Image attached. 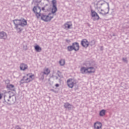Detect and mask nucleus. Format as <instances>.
I'll return each mask as SVG.
<instances>
[{
  "instance_id": "nucleus-1",
  "label": "nucleus",
  "mask_w": 129,
  "mask_h": 129,
  "mask_svg": "<svg viewBox=\"0 0 129 129\" xmlns=\"http://www.w3.org/2000/svg\"><path fill=\"white\" fill-rule=\"evenodd\" d=\"M13 23L15 26V29L18 33H21L23 30L21 27H25L27 26V20L24 18L21 19H15L13 21Z\"/></svg>"
},
{
  "instance_id": "nucleus-2",
  "label": "nucleus",
  "mask_w": 129,
  "mask_h": 129,
  "mask_svg": "<svg viewBox=\"0 0 129 129\" xmlns=\"http://www.w3.org/2000/svg\"><path fill=\"white\" fill-rule=\"evenodd\" d=\"M34 79H35V75L27 74L23 77L20 82L21 83H30Z\"/></svg>"
},
{
  "instance_id": "nucleus-3",
  "label": "nucleus",
  "mask_w": 129,
  "mask_h": 129,
  "mask_svg": "<svg viewBox=\"0 0 129 129\" xmlns=\"http://www.w3.org/2000/svg\"><path fill=\"white\" fill-rule=\"evenodd\" d=\"M96 70L94 67H91L88 68L82 67L81 68V73L82 74H91L95 73Z\"/></svg>"
},
{
  "instance_id": "nucleus-4",
  "label": "nucleus",
  "mask_w": 129,
  "mask_h": 129,
  "mask_svg": "<svg viewBox=\"0 0 129 129\" xmlns=\"http://www.w3.org/2000/svg\"><path fill=\"white\" fill-rule=\"evenodd\" d=\"M53 18H54V14L52 13H49L47 15L42 14L41 16V19L44 22H50Z\"/></svg>"
},
{
  "instance_id": "nucleus-5",
  "label": "nucleus",
  "mask_w": 129,
  "mask_h": 129,
  "mask_svg": "<svg viewBox=\"0 0 129 129\" xmlns=\"http://www.w3.org/2000/svg\"><path fill=\"white\" fill-rule=\"evenodd\" d=\"M33 11L35 13L37 19H39L41 17V8L38 6H35L33 9Z\"/></svg>"
},
{
  "instance_id": "nucleus-6",
  "label": "nucleus",
  "mask_w": 129,
  "mask_h": 129,
  "mask_svg": "<svg viewBox=\"0 0 129 129\" xmlns=\"http://www.w3.org/2000/svg\"><path fill=\"white\" fill-rule=\"evenodd\" d=\"M67 85L70 88H73L75 85V81L73 79H69L67 82Z\"/></svg>"
},
{
  "instance_id": "nucleus-7",
  "label": "nucleus",
  "mask_w": 129,
  "mask_h": 129,
  "mask_svg": "<svg viewBox=\"0 0 129 129\" xmlns=\"http://www.w3.org/2000/svg\"><path fill=\"white\" fill-rule=\"evenodd\" d=\"M91 16L94 18V21H98L100 19L98 14L93 10L91 11Z\"/></svg>"
},
{
  "instance_id": "nucleus-8",
  "label": "nucleus",
  "mask_w": 129,
  "mask_h": 129,
  "mask_svg": "<svg viewBox=\"0 0 129 129\" xmlns=\"http://www.w3.org/2000/svg\"><path fill=\"white\" fill-rule=\"evenodd\" d=\"M81 45L83 47L85 48H87L88 46H89V42L87 40V39H83L81 41Z\"/></svg>"
},
{
  "instance_id": "nucleus-9",
  "label": "nucleus",
  "mask_w": 129,
  "mask_h": 129,
  "mask_svg": "<svg viewBox=\"0 0 129 129\" xmlns=\"http://www.w3.org/2000/svg\"><path fill=\"white\" fill-rule=\"evenodd\" d=\"M94 126L95 129H101L102 127V124L101 122H96L94 123Z\"/></svg>"
},
{
  "instance_id": "nucleus-10",
  "label": "nucleus",
  "mask_w": 129,
  "mask_h": 129,
  "mask_svg": "<svg viewBox=\"0 0 129 129\" xmlns=\"http://www.w3.org/2000/svg\"><path fill=\"white\" fill-rule=\"evenodd\" d=\"M64 26L65 29H71V27H72V22L70 21L67 22L64 24Z\"/></svg>"
},
{
  "instance_id": "nucleus-11",
  "label": "nucleus",
  "mask_w": 129,
  "mask_h": 129,
  "mask_svg": "<svg viewBox=\"0 0 129 129\" xmlns=\"http://www.w3.org/2000/svg\"><path fill=\"white\" fill-rule=\"evenodd\" d=\"M51 71H50V69H49L48 68H45L43 69V72H42L43 74L44 75H49V74L50 73Z\"/></svg>"
},
{
  "instance_id": "nucleus-12",
  "label": "nucleus",
  "mask_w": 129,
  "mask_h": 129,
  "mask_svg": "<svg viewBox=\"0 0 129 129\" xmlns=\"http://www.w3.org/2000/svg\"><path fill=\"white\" fill-rule=\"evenodd\" d=\"M7 35L6 32L4 31L0 32V39H4L5 40V39H7Z\"/></svg>"
},
{
  "instance_id": "nucleus-13",
  "label": "nucleus",
  "mask_w": 129,
  "mask_h": 129,
  "mask_svg": "<svg viewBox=\"0 0 129 129\" xmlns=\"http://www.w3.org/2000/svg\"><path fill=\"white\" fill-rule=\"evenodd\" d=\"M73 46L75 51H78V50H79V44H78V43L76 42L73 43Z\"/></svg>"
},
{
  "instance_id": "nucleus-14",
  "label": "nucleus",
  "mask_w": 129,
  "mask_h": 129,
  "mask_svg": "<svg viewBox=\"0 0 129 129\" xmlns=\"http://www.w3.org/2000/svg\"><path fill=\"white\" fill-rule=\"evenodd\" d=\"M20 68L21 70H23V71H25V70H26V69H28V66L24 63H21Z\"/></svg>"
},
{
  "instance_id": "nucleus-15",
  "label": "nucleus",
  "mask_w": 129,
  "mask_h": 129,
  "mask_svg": "<svg viewBox=\"0 0 129 129\" xmlns=\"http://www.w3.org/2000/svg\"><path fill=\"white\" fill-rule=\"evenodd\" d=\"M7 88H8V89H10V90H12V91H15V86L14 85H8L7 86Z\"/></svg>"
},
{
  "instance_id": "nucleus-16",
  "label": "nucleus",
  "mask_w": 129,
  "mask_h": 129,
  "mask_svg": "<svg viewBox=\"0 0 129 129\" xmlns=\"http://www.w3.org/2000/svg\"><path fill=\"white\" fill-rule=\"evenodd\" d=\"M34 48L36 52H41V51H42V48H41L39 45H35Z\"/></svg>"
},
{
  "instance_id": "nucleus-17",
  "label": "nucleus",
  "mask_w": 129,
  "mask_h": 129,
  "mask_svg": "<svg viewBox=\"0 0 129 129\" xmlns=\"http://www.w3.org/2000/svg\"><path fill=\"white\" fill-rule=\"evenodd\" d=\"M64 106L65 108H68V109H70L71 108V106H72V105L69 104V103H65Z\"/></svg>"
},
{
  "instance_id": "nucleus-18",
  "label": "nucleus",
  "mask_w": 129,
  "mask_h": 129,
  "mask_svg": "<svg viewBox=\"0 0 129 129\" xmlns=\"http://www.w3.org/2000/svg\"><path fill=\"white\" fill-rule=\"evenodd\" d=\"M56 12H57V7L56 6H53L51 10V14H52V15H54V14H55Z\"/></svg>"
},
{
  "instance_id": "nucleus-19",
  "label": "nucleus",
  "mask_w": 129,
  "mask_h": 129,
  "mask_svg": "<svg viewBox=\"0 0 129 129\" xmlns=\"http://www.w3.org/2000/svg\"><path fill=\"white\" fill-rule=\"evenodd\" d=\"M59 64L61 66H64V65H65V60L64 59H61L59 61Z\"/></svg>"
},
{
  "instance_id": "nucleus-20",
  "label": "nucleus",
  "mask_w": 129,
  "mask_h": 129,
  "mask_svg": "<svg viewBox=\"0 0 129 129\" xmlns=\"http://www.w3.org/2000/svg\"><path fill=\"white\" fill-rule=\"evenodd\" d=\"M105 114V110H102L100 112V116H103Z\"/></svg>"
},
{
  "instance_id": "nucleus-21",
  "label": "nucleus",
  "mask_w": 129,
  "mask_h": 129,
  "mask_svg": "<svg viewBox=\"0 0 129 129\" xmlns=\"http://www.w3.org/2000/svg\"><path fill=\"white\" fill-rule=\"evenodd\" d=\"M68 49L69 51H72L73 50H74V48L73 46H70L68 47Z\"/></svg>"
},
{
  "instance_id": "nucleus-22",
  "label": "nucleus",
  "mask_w": 129,
  "mask_h": 129,
  "mask_svg": "<svg viewBox=\"0 0 129 129\" xmlns=\"http://www.w3.org/2000/svg\"><path fill=\"white\" fill-rule=\"evenodd\" d=\"M48 8L45 6L44 7H42L41 10H42V11H43V12H46V11H48Z\"/></svg>"
},
{
  "instance_id": "nucleus-23",
  "label": "nucleus",
  "mask_w": 129,
  "mask_h": 129,
  "mask_svg": "<svg viewBox=\"0 0 129 129\" xmlns=\"http://www.w3.org/2000/svg\"><path fill=\"white\" fill-rule=\"evenodd\" d=\"M56 0H53L52 1L53 7H56Z\"/></svg>"
},
{
  "instance_id": "nucleus-24",
  "label": "nucleus",
  "mask_w": 129,
  "mask_h": 129,
  "mask_svg": "<svg viewBox=\"0 0 129 129\" xmlns=\"http://www.w3.org/2000/svg\"><path fill=\"white\" fill-rule=\"evenodd\" d=\"M122 60H123V61H124V62H125V61H126V58H122Z\"/></svg>"
},
{
  "instance_id": "nucleus-25",
  "label": "nucleus",
  "mask_w": 129,
  "mask_h": 129,
  "mask_svg": "<svg viewBox=\"0 0 129 129\" xmlns=\"http://www.w3.org/2000/svg\"><path fill=\"white\" fill-rule=\"evenodd\" d=\"M2 98H3V95L0 94V99H2Z\"/></svg>"
},
{
  "instance_id": "nucleus-26",
  "label": "nucleus",
  "mask_w": 129,
  "mask_h": 129,
  "mask_svg": "<svg viewBox=\"0 0 129 129\" xmlns=\"http://www.w3.org/2000/svg\"><path fill=\"white\" fill-rule=\"evenodd\" d=\"M55 87H59V85L58 84H55Z\"/></svg>"
}]
</instances>
